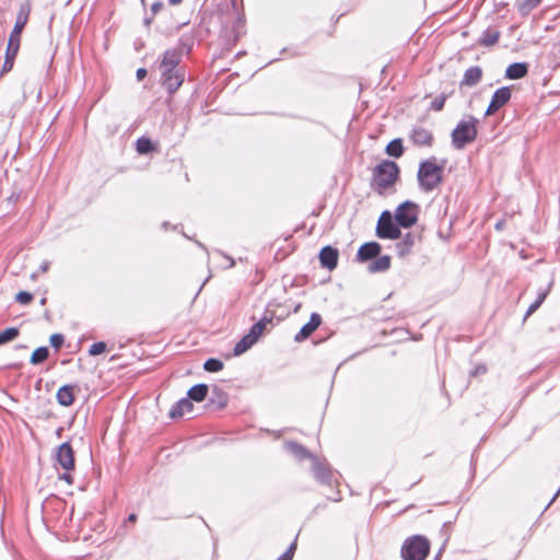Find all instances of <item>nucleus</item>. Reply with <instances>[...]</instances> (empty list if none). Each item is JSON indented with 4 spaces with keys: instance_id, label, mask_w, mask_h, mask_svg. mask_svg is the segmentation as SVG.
<instances>
[{
    "instance_id": "16",
    "label": "nucleus",
    "mask_w": 560,
    "mask_h": 560,
    "mask_svg": "<svg viewBox=\"0 0 560 560\" xmlns=\"http://www.w3.org/2000/svg\"><path fill=\"white\" fill-rule=\"evenodd\" d=\"M416 235L413 233H407L402 238L396 243V250L400 258L408 256L416 243Z\"/></svg>"
},
{
    "instance_id": "40",
    "label": "nucleus",
    "mask_w": 560,
    "mask_h": 560,
    "mask_svg": "<svg viewBox=\"0 0 560 560\" xmlns=\"http://www.w3.org/2000/svg\"><path fill=\"white\" fill-rule=\"evenodd\" d=\"M487 372V368L486 365L483 364H480L478 365L472 372H471V375L472 376H478V375H482Z\"/></svg>"
},
{
    "instance_id": "24",
    "label": "nucleus",
    "mask_w": 560,
    "mask_h": 560,
    "mask_svg": "<svg viewBox=\"0 0 560 560\" xmlns=\"http://www.w3.org/2000/svg\"><path fill=\"white\" fill-rule=\"evenodd\" d=\"M187 394H188V398L190 400L200 402V401L205 400V398L208 394V386L206 384H197V385L192 386L188 390Z\"/></svg>"
},
{
    "instance_id": "5",
    "label": "nucleus",
    "mask_w": 560,
    "mask_h": 560,
    "mask_svg": "<svg viewBox=\"0 0 560 560\" xmlns=\"http://www.w3.org/2000/svg\"><path fill=\"white\" fill-rule=\"evenodd\" d=\"M56 462L65 470L59 479L66 481L67 485L72 483L70 470L74 468V454L69 442H65L58 446L56 452Z\"/></svg>"
},
{
    "instance_id": "46",
    "label": "nucleus",
    "mask_w": 560,
    "mask_h": 560,
    "mask_svg": "<svg viewBox=\"0 0 560 560\" xmlns=\"http://www.w3.org/2000/svg\"><path fill=\"white\" fill-rule=\"evenodd\" d=\"M224 258H226V259L230 261V264H229V268H231V267H233V266H234V264H235V262H234L233 258H231V257H229V256H226V255H224Z\"/></svg>"
},
{
    "instance_id": "17",
    "label": "nucleus",
    "mask_w": 560,
    "mask_h": 560,
    "mask_svg": "<svg viewBox=\"0 0 560 560\" xmlns=\"http://www.w3.org/2000/svg\"><path fill=\"white\" fill-rule=\"evenodd\" d=\"M482 78V69L478 66H474L468 68L460 81V86H469L472 88L477 85Z\"/></svg>"
},
{
    "instance_id": "32",
    "label": "nucleus",
    "mask_w": 560,
    "mask_h": 560,
    "mask_svg": "<svg viewBox=\"0 0 560 560\" xmlns=\"http://www.w3.org/2000/svg\"><path fill=\"white\" fill-rule=\"evenodd\" d=\"M49 355V349L47 347H39L34 350L31 355V363L34 365L40 364L47 360Z\"/></svg>"
},
{
    "instance_id": "9",
    "label": "nucleus",
    "mask_w": 560,
    "mask_h": 560,
    "mask_svg": "<svg viewBox=\"0 0 560 560\" xmlns=\"http://www.w3.org/2000/svg\"><path fill=\"white\" fill-rule=\"evenodd\" d=\"M160 71L163 85L170 93H174L183 84L185 79L184 70L165 71V69H160Z\"/></svg>"
},
{
    "instance_id": "34",
    "label": "nucleus",
    "mask_w": 560,
    "mask_h": 560,
    "mask_svg": "<svg viewBox=\"0 0 560 560\" xmlns=\"http://www.w3.org/2000/svg\"><path fill=\"white\" fill-rule=\"evenodd\" d=\"M203 369L208 372H219L223 369V363L218 359H208L203 364Z\"/></svg>"
},
{
    "instance_id": "31",
    "label": "nucleus",
    "mask_w": 560,
    "mask_h": 560,
    "mask_svg": "<svg viewBox=\"0 0 560 560\" xmlns=\"http://www.w3.org/2000/svg\"><path fill=\"white\" fill-rule=\"evenodd\" d=\"M386 153L394 158H400L404 153V147L400 139L392 140L386 147Z\"/></svg>"
},
{
    "instance_id": "10",
    "label": "nucleus",
    "mask_w": 560,
    "mask_h": 560,
    "mask_svg": "<svg viewBox=\"0 0 560 560\" xmlns=\"http://www.w3.org/2000/svg\"><path fill=\"white\" fill-rule=\"evenodd\" d=\"M511 90L508 86H503L498 89L490 101V104L486 110V115L490 116L498 112L501 107H503L511 100Z\"/></svg>"
},
{
    "instance_id": "43",
    "label": "nucleus",
    "mask_w": 560,
    "mask_h": 560,
    "mask_svg": "<svg viewBox=\"0 0 560 560\" xmlns=\"http://www.w3.org/2000/svg\"><path fill=\"white\" fill-rule=\"evenodd\" d=\"M542 0H526V4L533 9L540 4Z\"/></svg>"
},
{
    "instance_id": "21",
    "label": "nucleus",
    "mask_w": 560,
    "mask_h": 560,
    "mask_svg": "<svg viewBox=\"0 0 560 560\" xmlns=\"http://www.w3.org/2000/svg\"><path fill=\"white\" fill-rule=\"evenodd\" d=\"M19 48H20V45L8 42V47H7V51H5V59L3 62L2 72H8L12 69L14 58L18 55Z\"/></svg>"
},
{
    "instance_id": "49",
    "label": "nucleus",
    "mask_w": 560,
    "mask_h": 560,
    "mask_svg": "<svg viewBox=\"0 0 560 560\" xmlns=\"http://www.w3.org/2000/svg\"><path fill=\"white\" fill-rule=\"evenodd\" d=\"M62 431H63V429H62V428H59V429L57 430L56 434H57L58 436H60V435H61V433H62Z\"/></svg>"
},
{
    "instance_id": "7",
    "label": "nucleus",
    "mask_w": 560,
    "mask_h": 560,
    "mask_svg": "<svg viewBox=\"0 0 560 560\" xmlns=\"http://www.w3.org/2000/svg\"><path fill=\"white\" fill-rule=\"evenodd\" d=\"M395 220L402 228L413 225L417 222V205L411 201L402 202L395 212Z\"/></svg>"
},
{
    "instance_id": "1",
    "label": "nucleus",
    "mask_w": 560,
    "mask_h": 560,
    "mask_svg": "<svg viewBox=\"0 0 560 560\" xmlns=\"http://www.w3.org/2000/svg\"><path fill=\"white\" fill-rule=\"evenodd\" d=\"M399 172V166L394 161H382L373 170L372 189L380 195H385L396 184Z\"/></svg>"
},
{
    "instance_id": "6",
    "label": "nucleus",
    "mask_w": 560,
    "mask_h": 560,
    "mask_svg": "<svg viewBox=\"0 0 560 560\" xmlns=\"http://www.w3.org/2000/svg\"><path fill=\"white\" fill-rule=\"evenodd\" d=\"M376 234L380 238L396 240L400 237L399 225L393 222L388 211H384L377 222Z\"/></svg>"
},
{
    "instance_id": "11",
    "label": "nucleus",
    "mask_w": 560,
    "mask_h": 560,
    "mask_svg": "<svg viewBox=\"0 0 560 560\" xmlns=\"http://www.w3.org/2000/svg\"><path fill=\"white\" fill-rule=\"evenodd\" d=\"M180 59L182 52L179 50L168 49L163 55L160 69H165V71L183 70L179 67Z\"/></svg>"
},
{
    "instance_id": "14",
    "label": "nucleus",
    "mask_w": 560,
    "mask_h": 560,
    "mask_svg": "<svg viewBox=\"0 0 560 560\" xmlns=\"http://www.w3.org/2000/svg\"><path fill=\"white\" fill-rule=\"evenodd\" d=\"M410 139L416 145L431 147L433 142V135L430 130L423 127H415L410 132Z\"/></svg>"
},
{
    "instance_id": "37",
    "label": "nucleus",
    "mask_w": 560,
    "mask_h": 560,
    "mask_svg": "<svg viewBox=\"0 0 560 560\" xmlns=\"http://www.w3.org/2000/svg\"><path fill=\"white\" fill-rule=\"evenodd\" d=\"M105 352V341H98L91 346L89 350L90 355H98Z\"/></svg>"
},
{
    "instance_id": "36",
    "label": "nucleus",
    "mask_w": 560,
    "mask_h": 560,
    "mask_svg": "<svg viewBox=\"0 0 560 560\" xmlns=\"http://www.w3.org/2000/svg\"><path fill=\"white\" fill-rule=\"evenodd\" d=\"M49 341L54 349L59 350L65 342V338L61 334H52Z\"/></svg>"
},
{
    "instance_id": "33",
    "label": "nucleus",
    "mask_w": 560,
    "mask_h": 560,
    "mask_svg": "<svg viewBox=\"0 0 560 560\" xmlns=\"http://www.w3.org/2000/svg\"><path fill=\"white\" fill-rule=\"evenodd\" d=\"M20 334V330L16 327H10L0 331V346L8 343L14 340Z\"/></svg>"
},
{
    "instance_id": "44",
    "label": "nucleus",
    "mask_w": 560,
    "mask_h": 560,
    "mask_svg": "<svg viewBox=\"0 0 560 560\" xmlns=\"http://www.w3.org/2000/svg\"><path fill=\"white\" fill-rule=\"evenodd\" d=\"M49 269V262L47 260L43 261L39 266V270L42 272H46Z\"/></svg>"
},
{
    "instance_id": "39",
    "label": "nucleus",
    "mask_w": 560,
    "mask_h": 560,
    "mask_svg": "<svg viewBox=\"0 0 560 560\" xmlns=\"http://www.w3.org/2000/svg\"><path fill=\"white\" fill-rule=\"evenodd\" d=\"M295 548H296V544L295 542L291 544L289 549L284 553H282L277 560H292Z\"/></svg>"
},
{
    "instance_id": "45",
    "label": "nucleus",
    "mask_w": 560,
    "mask_h": 560,
    "mask_svg": "<svg viewBox=\"0 0 560 560\" xmlns=\"http://www.w3.org/2000/svg\"><path fill=\"white\" fill-rule=\"evenodd\" d=\"M559 494H560V488H559V489H558V491L555 493V495H553V498L551 499V501L549 502L548 506L555 502V500L559 497Z\"/></svg>"
},
{
    "instance_id": "8",
    "label": "nucleus",
    "mask_w": 560,
    "mask_h": 560,
    "mask_svg": "<svg viewBox=\"0 0 560 560\" xmlns=\"http://www.w3.org/2000/svg\"><path fill=\"white\" fill-rule=\"evenodd\" d=\"M30 13H31V4L28 1H26L20 5L14 27L9 37V43L20 45L21 34L28 21Z\"/></svg>"
},
{
    "instance_id": "23",
    "label": "nucleus",
    "mask_w": 560,
    "mask_h": 560,
    "mask_svg": "<svg viewBox=\"0 0 560 560\" xmlns=\"http://www.w3.org/2000/svg\"><path fill=\"white\" fill-rule=\"evenodd\" d=\"M272 319L268 317H262L258 323L252 326V328L248 331V336H252V338L257 342L260 336L262 335L264 330L266 329L267 325L271 324Z\"/></svg>"
},
{
    "instance_id": "18",
    "label": "nucleus",
    "mask_w": 560,
    "mask_h": 560,
    "mask_svg": "<svg viewBox=\"0 0 560 560\" xmlns=\"http://www.w3.org/2000/svg\"><path fill=\"white\" fill-rule=\"evenodd\" d=\"M528 72V66L525 62L511 63L505 70V77L510 80L524 78Z\"/></svg>"
},
{
    "instance_id": "42",
    "label": "nucleus",
    "mask_w": 560,
    "mask_h": 560,
    "mask_svg": "<svg viewBox=\"0 0 560 560\" xmlns=\"http://www.w3.org/2000/svg\"><path fill=\"white\" fill-rule=\"evenodd\" d=\"M163 4L162 2H154L152 5H151V11L153 13H158L161 9H162Z\"/></svg>"
},
{
    "instance_id": "28",
    "label": "nucleus",
    "mask_w": 560,
    "mask_h": 560,
    "mask_svg": "<svg viewBox=\"0 0 560 560\" xmlns=\"http://www.w3.org/2000/svg\"><path fill=\"white\" fill-rule=\"evenodd\" d=\"M500 33L494 30H487L479 38V44L485 47L492 46L499 40Z\"/></svg>"
},
{
    "instance_id": "50",
    "label": "nucleus",
    "mask_w": 560,
    "mask_h": 560,
    "mask_svg": "<svg viewBox=\"0 0 560 560\" xmlns=\"http://www.w3.org/2000/svg\"><path fill=\"white\" fill-rule=\"evenodd\" d=\"M45 302H46V299H45V298L40 300V303H42V304H45Z\"/></svg>"
},
{
    "instance_id": "30",
    "label": "nucleus",
    "mask_w": 560,
    "mask_h": 560,
    "mask_svg": "<svg viewBox=\"0 0 560 560\" xmlns=\"http://www.w3.org/2000/svg\"><path fill=\"white\" fill-rule=\"evenodd\" d=\"M548 293H549V287L538 291L536 300L529 305V307L526 312V317L530 316L533 313H535L539 308V306L542 304V302L545 301Z\"/></svg>"
},
{
    "instance_id": "47",
    "label": "nucleus",
    "mask_w": 560,
    "mask_h": 560,
    "mask_svg": "<svg viewBox=\"0 0 560 560\" xmlns=\"http://www.w3.org/2000/svg\"><path fill=\"white\" fill-rule=\"evenodd\" d=\"M136 520H137V515L136 514H130L129 517H128L129 522H136Z\"/></svg>"
},
{
    "instance_id": "25",
    "label": "nucleus",
    "mask_w": 560,
    "mask_h": 560,
    "mask_svg": "<svg viewBox=\"0 0 560 560\" xmlns=\"http://www.w3.org/2000/svg\"><path fill=\"white\" fill-rule=\"evenodd\" d=\"M285 448L299 459H304V458L312 459V457H314L313 455H311L307 452V450L304 446H302L301 444L295 443V442L287 443Z\"/></svg>"
},
{
    "instance_id": "38",
    "label": "nucleus",
    "mask_w": 560,
    "mask_h": 560,
    "mask_svg": "<svg viewBox=\"0 0 560 560\" xmlns=\"http://www.w3.org/2000/svg\"><path fill=\"white\" fill-rule=\"evenodd\" d=\"M32 300L33 295L26 291H21L15 295V301L21 304H28Z\"/></svg>"
},
{
    "instance_id": "27",
    "label": "nucleus",
    "mask_w": 560,
    "mask_h": 560,
    "mask_svg": "<svg viewBox=\"0 0 560 560\" xmlns=\"http://www.w3.org/2000/svg\"><path fill=\"white\" fill-rule=\"evenodd\" d=\"M256 341L252 338V336L245 335L234 347V355H241L246 352L249 348H252Z\"/></svg>"
},
{
    "instance_id": "19",
    "label": "nucleus",
    "mask_w": 560,
    "mask_h": 560,
    "mask_svg": "<svg viewBox=\"0 0 560 560\" xmlns=\"http://www.w3.org/2000/svg\"><path fill=\"white\" fill-rule=\"evenodd\" d=\"M192 407L194 405L188 397L182 398L170 410V417L173 419L180 418L185 413L190 412L192 410Z\"/></svg>"
},
{
    "instance_id": "35",
    "label": "nucleus",
    "mask_w": 560,
    "mask_h": 560,
    "mask_svg": "<svg viewBox=\"0 0 560 560\" xmlns=\"http://www.w3.org/2000/svg\"><path fill=\"white\" fill-rule=\"evenodd\" d=\"M445 101L446 96L444 94H441L432 101L430 108L432 110L440 112L443 109Z\"/></svg>"
},
{
    "instance_id": "22",
    "label": "nucleus",
    "mask_w": 560,
    "mask_h": 560,
    "mask_svg": "<svg viewBox=\"0 0 560 560\" xmlns=\"http://www.w3.org/2000/svg\"><path fill=\"white\" fill-rule=\"evenodd\" d=\"M312 469L314 477L320 482L329 480L330 474L328 469L316 457H312Z\"/></svg>"
},
{
    "instance_id": "15",
    "label": "nucleus",
    "mask_w": 560,
    "mask_h": 560,
    "mask_svg": "<svg viewBox=\"0 0 560 560\" xmlns=\"http://www.w3.org/2000/svg\"><path fill=\"white\" fill-rule=\"evenodd\" d=\"M381 252V245L376 242H370L363 244L358 250V260L366 261L378 256Z\"/></svg>"
},
{
    "instance_id": "20",
    "label": "nucleus",
    "mask_w": 560,
    "mask_h": 560,
    "mask_svg": "<svg viewBox=\"0 0 560 560\" xmlns=\"http://www.w3.org/2000/svg\"><path fill=\"white\" fill-rule=\"evenodd\" d=\"M57 401L65 407L72 405L74 400L73 386L65 385L60 387L56 395Z\"/></svg>"
},
{
    "instance_id": "3",
    "label": "nucleus",
    "mask_w": 560,
    "mask_h": 560,
    "mask_svg": "<svg viewBox=\"0 0 560 560\" xmlns=\"http://www.w3.org/2000/svg\"><path fill=\"white\" fill-rule=\"evenodd\" d=\"M430 548V540L425 536L413 535L402 542L400 557L402 560H425Z\"/></svg>"
},
{
    "instance_id": "48",
    "label": "nucleus",
    "mask_w": 560,
    "mask_h": 560,
    "mask_svg": "<svg viewBox=\"0 0 560 560\" xmlns=\"http://www.w3.org/2000/svg\"><path fill=\"white\" fill-rule=\"evenodd\" d=\"M182 0H170V3L173 5L179 4Z\"/></svg>"
},
{
    "instance_id": "26",
    "label": "nucleus",
    "mask_w": 560,
    "mask_h": 560,
    "mask_svg": "<svg viewBox=\"0 0 560 560\" xmlns=\"http://www.w3.org/2000/svg\"><path fill=\"white\" fill-rule=\"evenodd\" d=\"M390 267V257L385 255L377 257L370 266L371 272H382L388 270Z\"/></svg>"
},
{
    "instance_id": "41",
    "label": "nucleus",
    "mask_w": 560,
    "mask_h": 560,
    "mask_svg": "<svg viewBox=\"0 0 560 560\" xmlns=\"http://www.w3.org/2000/svg\"><path fill=\"white\" fill-rule=\"evenodd\" d=\"M136 74H137V79H138L139 81H141L142 79H144V78H145V75H147V70H145L144 68H139V69L137 70V73H136Z\"/></svg>"
},
{
    "instance_id": "2",
    "label": "nucleus",
    "mask_w": 560,
    "mask_h": 560,
    "mask_svg": "<svg viewBox=\"0 0 560 560\" xmlns=\"http://www.w3.org/2000/svg\"><path fill=\"white\" fill-rule=\"evenodd\" d=\"M444 163L438 164L435 158H430L420 163L418 170L419 186L424 191H432L443 179Z\"/></svg>"
},
{
    "instance_id": "29",
    "label": "nucleus",
    "mask_w": 560,
    "mask_h": 560,
    "mask_svg": "<svg viewBox=\"0 0 560 560\" xmlns=\"http://www.w3.org/2000/svg\"><path fill=\"white\" fill-rule=\"evenodd\" d=\"M136 150L139 154H148L155 151V147L149 138L140 137L136 142Z\"/></svg>"
},
{
    "instance_id": "12",
    "label": "nucleus",
    "mask_w": 560,
    "mask_h": 560,
    "mask_svg": "<svg viewBox=\"0 0 560 560\" xmlns=\"http://www.w3.org/2000/svg\"><path fill=\"white\" fill-rule=\"evenodd\" d=\"M322 317L317 313H313L310 317V320L302 326L300 331L295 335L294 340L296 342H301L307 339L320 325Z\"/></svg>"
},
{
    "instance_id": "4",
    "label": "nucleus",
    "mask_w": 560,
    "mask_h": 560,
    "mask_svg": "<svg viewBox=\"0 0 560 560\" xmlns=\"http://www.w3.org/2000/svg\"><path fill=\"white\" fill-rule=\"evenodd\" d=\"M476 124L477 119L474 117H469L468 120H462L457 124L452 131V144L455 149L460 150L476 139Z\"/></svg>"
},
{
    "instance_id": "13",
    "label": "nucleus",
    "mask_w": 560,
    "mask_h": 560,
    "mask_svg": "<svg viewBox=\"0 0 560 560\" xmlns=\"http://www.w3.org/2000/svg\"><path fill=\"white\" fill-rule=\"evenodd\" d=\"M338 250L331 246H325L319 252L320 265L329 270L337 267L338 264Z\"/></svg>"
}]
</instances>
